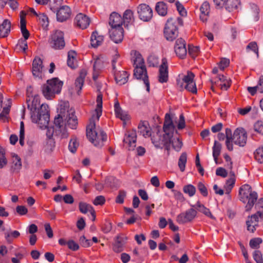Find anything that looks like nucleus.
<instances>
[{
    "label": "nucleus",
    "mask_w": 263,
    "mask_h": 263,
    "mask_svg": "<svg viewBox=\"0 0 263 263\" xmlns=\"http://www.w3.org/2000/svg\"><path fill=\"white\" fill-rule=\"evenodd\" d=\"M28 107L30 110L32 122L38 123L41 128H46L49 121L48 106L44 104L41 105L39 98L36 96L28 104Z\"/></svg>",
    "instance_id": "7ed1b4c3"
},
{
    "label": "nucleus",
    "mask_w": 263,
    "mask_h": 263,
    "mask_svg": "<svg viewBox=\"0 0 263 263\" xmlns=\"http://www.w3.org/2000/svg\"><path fill=\"white\" fill-rule=\"evenodd\" d=\"M253 256L257 263H263L262 254L259 251L255 250L253 254Z\"/></svg>",
    "instance_id": "6e6d98bb"
},
{
    "label": "nucleus",
    "mask_w": 263,
    "mask_h": 263,
    "mask_svg": "<svg viewBox=\"0 0 263 263\" xmlns=\"http://www.w3.org/2000/svg\"><path fill=\"white\" fill-rule=\"evenodd\" d=\"M262 240L259 238L252 239L250 241V246L252 248H256L261 243Z\"/></svg>",
    "instance_id": "052dcab7"
},
{
    "label": "nucleus",
    "mask_w": 263,
    "mask_h": 263,
    "mask_svg": "<svg viewBox=\"0 0 263 263\" xmlns=\"http://www.w3.org/2000/svg\"><path fill=\"white\" fill-rule=\"evenodd\" d=\"M114 108L116 117L122 120L125 123V121L129 119L127 113L121 109L118 101L115 103Z\"/></svg>",
    "instance_id": "393cba45"
},
{
    "label": "nucleus",
    "mask_w": 263,
    "mask_h": 263,
    "mask_svg": "<svg viewBox=\"0 0 263 263\" xmlns=\"http://www.w3.org/2000/svg\"><path fill=\"white\" fill-rule=\"evenodd\" d=\"M127 237L123 235L118 236L113 246V250L116 252H120L123 250V247Z\"/></svg>",
    "instance_id": "a878e982"
},
{
    "label": "nucleus",
    "mask_w": 263,
    "mask_h": 263,
    "mask_svg": "<svg viewBox=\"0 0 263 263\" xmlns=\"http://www.w3.org/2000/svg\"><path fill=\"white\" fill-rule=\"evenodd\" d=\"M76 53L74 51L71 50L68 53L67 65L70 68L74 69L77 67V61L76 59Z\"/></svg>",
    "instance_id": "c9c22d12"
},
{
    "label": "nucleus",
    "mask_w": 263,
    "mask_h": 263,
    "mask_svg": "<svg viewBox=\"0 0 263 263\" xmlns=\"http://www.w3.org/2000/svg\"><path fill=\"white\" fill-rule=\"evenodd\" d=\"M229 65V60L227 59H222L219 63V68L223 70L226 67Z\"/></svg>",
    "instance_id": "774afa93"
},
{
    "label": "nucleus",
    "mask_w": 263,
    "mask_h": 263,
    "mask_svg": "<svg viewBox=\"0 0 263 263\" xmlns=\"http://www.w3.org/2000/svg\"><path fill=\"white\" fill-rule=\"evenodd\" d=\"M199 46H189V53L193 58H195L199 54Z\"/></svg>",
    "instance_id": "8fccbe9b"
},
{
    "label": "nucleus",
    "mask_w": 263,
    "mask_h": 263,
    "mask_svg": "<svg viewBox=\"0 0 263 263\" xmlns=\"http://www.w3.org/2000/svg\"><path fill=\"white\" fill-rule=\"evenodd\" d=\"M90 19L86 15L79 13L75 17V24L80 28L85 29L89 25Z\"/></svg>",
    "instance_id": "b1692460"
},
{
    "label": "nucleus",
    "mask_w": 263,
    "mask_h": 263,
    "mask_svg": "<svg viewBox=\"0 0 263 263\" xmlns=\"http://www.w3.org/2000/svg\"><path fill=\"white\" fill-rule=\"evenodd\" d=\"M263 219V212L258 211L256 214L252 215L249 217L246 223L248 231L254 232L256 230V227L258 226V217Z\"/></svg>",
    "instance_id": "dca6fc26"
},
{
    "label": "nucleus",
    "mask_w": 263,
    "mask_h": 263,
    "mask_svg": "<svg viewBox=\"0 0 263 263\" xmlns=\"http://www.w3.org/2000/svg\"><path fill=\"white\" fill-rule=\"evenodd\" d=\"M183 192L190 197L193 196L196 193V188L192 184H188L183 187Z\"/></svg>",
    "instance_id": "de8ad7c7"
},
{
    "label": "nucleus",
    "mask_w": 263,
    "mask_h": 263,
    "mask_svg": "<svg viewBox=\"0 0 263 263\" xmlns=\"http://www.w3.org/2000/svg\"><path fill=\"white\" fill-rule=\"evenodd\" d=\"M155 10L159 15L165 16L167 12V7L165 3L163 2H159L156 4Z\"/></svg>",
    "instance_id": "e433bc0d"
},
{
    "label": "nucleus",
    "mask_w": 263,
    "mask_h": 263,
    "mask_svg": "<svg viewBox=\"0 0 263 263\" xmlns=\"http://www.w3.org/2000/svg\"><path fill=\"white\" fill-rule=\"evenodd\" d=\"M176 5L179 14L182 16H185L186 15V11L183 6L179 2H176Z\"/></svg>",
    "instance_id": "0e129e2a"
},
{
    "label": "nucleus",
    "mask_w": 263,
    "mask_h": 263,
    "mask_svg": "<svg viewBox=\"0 0 263 263\" xmlns=\"http://www.w3.org/2000/svg\"><path fill=\"white\" fill-rule=\"evenodd\" d=\"M230 174L231 176L229 179L227 180L224 186L226 191V193L228 194H230V193L231 192L232 189L234 186L235 182L234 173L232 171H231Z\"/></svg>",
    "instance_id": "f704fd0d"
},
{
    "label": "nucleus",
    "mask_w": 263,
    "mask_h": 263,
    "mask_svg": "<svg viewBox=\"0 0 263 263\" xmlns=\"http://www.w3.org/2000/svg\"><path fill=\"white\" fill-rule=\"evenodd\" d=\"M159 82L161 83L166 82L168 80V67L167 60L165 58L162 59V64L159 67Z\"/></svg>",
    "instance_id": "412c9836"
},
{
    "label": "nucleus",
    "mask_w": 263,
    "mask_h": 263,
    "mask_svg": "<svg viewBox=\"0 0 263 263\" xmlns=\"http://www.w3.org/2000/svg\"><path fill=\"white\" fill-rule=\"evenodd\" d=\"M40 22L44 28L48 27L49 24L48 18L44 13H41L37 15Z\"/></svg>",
    "instance_id": "603ef678"
},
{
    "label": "nucleus",
    "mask_w": 263,
    "mask_h": 263,
    "mask_svg": "<svg viewBox=\"0 0 263 263\" xmlns=\"http://www.w3.org/2000/svg\"><path fill=\"white\" fill-rule=\"evenodd\" d=\"M250 10L252 16L253 20L257 22L259 20V8L258 6L254 3L250 4Z\"/></svg>",
    "instance_id": "79ce46f5"
},
{
    "label": "nucleus",
    "mask_w": 263,
    "mask_h": 263,
    "mask_svg": "<svg viewBox=\"0 0 263 263\" xmlns=\"http://www.w3.org/2000/svg\"><path fill=\"white\" fill-rule=\"evenodd\" d=\"M139 17L144 22H148L153 16V11L149 6L146 4H141L137 9Z\"/></svg>",
    "instance_id": "f8f14e48"
},
{
    "label": "nucleus",
    "mask_w": 263,
    "mask_h": 263,
    "mask_svg": "<svg viewBox=\"0 0 263 263\" xmlns=\"http://www.w3.org/2000/svg\"><path fill=\"white\" fill-rule=\"evenodd\" d=\"M86 75L85 71H82L80 73L79 77L76 79L75 82L76 88L78 90V93L81 91L84 83V79Z\"/></svg>",
    "instance_id": "4c0bfd02"
},
{
    "label": "nucleus",
    "mask_w": 263,
    "mask_h": 263,
    "mask_svg": "<svg viewBox=\"0 0 263 263\" xmlns=\"http://www.w3.org/2000/svg\"><path fill=\"white\" fill-rule=\"evenodd\" d=\"M254 157L259 163H263V146L259 147L256 149L254 153Z\"/></svg>",
    "instance_id": "3c124183"
},
{
    "label": "nucleus",
    "mask_w": 263,
    "mask_h": 263,
    "mask_svg": "<svg viewBox=\"0 0 263 263\" xmlns=\"http://www.w3.org/2000/svg\"><path fill=\"white\" fill-rule=\"evenodd\" d=\"M104 67V61L102 57H98L94 59L93 64V79L96 80L101 70Z\"/></svg>",
    "instance_id": "aec40b11"
},
{
    "label": "nucleus",
    "mask_w": 263,
    "mask_h": 263,
    "mask_svg": "<svg viewBox=\"0 0 263 263\" xmlns=\"http://www.w3.org/2000/svg\"><path fill=\"white\" fill-rule=\"evenodd\" d=\"M62 86L63 82L57 78L48 80L42 87L43 95L47 99H51L61 92Z\"/></svg>",
    "instance_id": "0eeeda50"
},
{
    "label": "nucleus",
    "mask_w": 263,
    "mask_h": 263,
    "mask_svg": "<svg viewBox=\"0 0 263 263\" xmlns=\"http://www.w3.org/2000/svg\"><path fill=\"white\" fill-rule=\"evenodd\" d=\"M193 207L196 210L198 211L199 212L203 213L205 216L210 217L212 219H214V217L213 216L212 213H211L210 210L204 206V205L198 202L196 204L193 205Z\"/></svg>",
    "instance_id": "72a5a7b5"
},
{
    "label": "nucleus",
    "mask_w": 263,
    "mask_h": 263,
    "mask_svg": "<svg viewBox=\"0 0 263 263\" xmlns=\"http://www.w3.org/2000/svg\"><path fill=\"white\" fill-rule=\"evenodd\" d=\"M67 246L69 249L72 251H77L79 248L78 244L72 240L67 241Z\"/></svg>",
    "instance_id": "680f3d73"
},
{
    "label": "nucleus",
    "mask_w": 263,
    "mask_h": 263,
    "mask_svg": "<svg viewBox=\"0 0 263 263\" xmlns=\"http://www.w3.org/2000/svg\"><path fill=\"white\" fill-rule=\"evenodd\" d=\"M239 3V0H227L226 5H224L223 8L228 11L231 12L237 9Z\"/></svg>",
    "instance_id": "a19ab883"
},
{
    "label": "nucleus",
    "mask_w": 263,
    "mask_h": 263,
    "mask_svg": "<svg viewBox=\"0 0 263 263\" xmlns=\"http://www.w3.org/2000/svg\"><path fill=\"white\" fill-rule=\"evenodd\" d=\"M226 145L229 151H232L233 146L232 142L239 146H244L247 142V133L243 128H236L232 135V130L229 128L226 129Z\"/></svg>",
    "instance_id": "39448f33"
},
{
    "label": "nucleus",
    "mask_w": 263,
    "mask_h": 263,
    "mask_svg": "<svg viewBox=\"0 0 263 263\" xmlns=\"http://www.w3.org/2000/svg\"><path fill=\"white\" fill-rule=\"evenodd\" d=\"M163 128L164 132L163 136H161L158 133H157L152 138V142L157 148H162L165 146L166 149L168 150V147L175 130L173 119L169 114H166L165 116Z\"/></svg>",
    "instance_id": "20e7f679"
},
{
    "label": "nucleus",
    "mask_w": 263,
    "mask_h": 263,
    "mask_svg": "<svg viewBox=\"0 0 263 263\" xmlns=\"http://www.w3.org/2000/svg\"><path fill=\"white\" fill-rule=\"evenodd\" d=\"M44 67L41 58L36 57L32 62V72L34 77L41 78L42 76Z\"/></svg>",
    "instance_id": "a211bd4d"
},
{
    "label": "nucleus",
    "mask_w": 263,
    "mask_h": 263,
    "mask_svg": "<svg viewBox=\"0 0 263 263\" xmlns=\"http://www.w3.org/2000/svg\"><path fill=\"white\" fill-rule=\"evenodd\" d=\"M16 212L20 215H24L28 212L27 209L23 205H18L16 208Z\"/></svg>",
    "instance_id": "e2e57ef3"
},
{
    "label": "nucleus",
    "mask_w": 263,
    "mask_h": 263,
    "mask_svg": "<svg viewBox=\"0 0 263 263\" xmlns=\"http://www.w3.org/2000/svg\"><path fill=\"white\" fill-rule=\"evenodd\" d=\"M57 12V20L58 21L63 22L68 20L71 15V10L67 6H62Z\"/></svg>",
    "instance_id": "6ab92c4d"
},
{
    "label": "nucleus",
    "mask_w": 263,
    "mask_h": 263,
    "mask_svg": "<svg viewBox=\"0 0 263 263\" xmlns=\"http://www.w3.org/2000/svg\"><path fill=\"white\" fill-rule=\"evenodd\" d=\"M133 60L135 68L136 67V66H138L137 67L145 66L144 60L142 58V55L139 53H135Z\"/></svg>",
    "instance_id": "a18cd8bd"
},
{
    "label": "nucleus",
    "mask_w": 263,
    "mask_h": 263,
    "mask_svg": "<svg viewBox=\"0 0 263 263\" xmlns=\"http://www.w3.org/2000/svg\"><path fill=\"white\" fill-rule=\"evenodd\" d=\"M79 208L80 212L83 214H86L87 212H90L92 216V220L96 219L95 211L93 207L86 203L80 202L79 203Z\"/></svg>",
    "instance_id": "cd10ccee"
},
{
    "label": "nucleus",
    "mask_w": 263,
    "mask_h": 263,
    "mask_svg": "<svg viewBox=\"0 0 263 263\" xmlns=\"http://www.w3.org/2000/svg\"><path fill=\"white\" fill-rule=\"evenodd\" d=\"M246 50L248 51V50H252L254 53H255L257 55V57H258L259 53H258V48L256 42H250L246 47Z\"/></svg>",
    "instance_id": "864d4df0"
},
{
    "label": "nucleus",
    "mask_w": 263,
    "mask_h": 263,
    "mask_svg": "<svg viewBox=\"0 0 263 263\" xmlns=\"http://www.w3.org/2000/svg\"><path fill=\"white\" fill-rule=\"evenodd\" d=\"M11 22L7 19L4 20L0 25V37H5L7 36L10 32Z\"/></svg>",
    "instance_id": "bb28decb"
},
{
    "label": "nucleus",
    "mask_w": 263,
    "mask_h": 263,
    "mask_svg": "<svg viewBox=\"0 0 263 263\" xmlns=\"http://www.w3.org/2000/svg\"><path fill=\"white\" fill-rule=\"evenodd\" d=\"M175 51L177 55L181 59L185 57L187 53L185 41L182 38L178 39L175 42Z\"/></svg>",
    "instance_id": "f3484780"
},
{
    "label": "nucleus",
    "mask_w": 263,
    "mask_h": 263,
    "mask_svg": "<svg viewBox=\"0 0 263 263\" xmlns=\"http://www.w3.org/2000/svg\"><path fill=\"white\" fill-rule=\"evenodd\" d=\"M4 234L6 241L9 243L12 242L13 238H17L20 235V232L17 231H14L10 233L7 232Z\"/></svg>",
    "instance_id": "49530a36"
},
{
    "label": "nucleus",
    "mask_w": 263,
    "mask_h": 263,
    "mask_svg": "<svg viewBox=\"0 0 263 263\" xmlns=\"http://www.w3.org/2000/svg\"><path fill=\"white\" fill-rule=\"evenodd\" d=\"M129 74L125 71H119L115 74V78L117 83L123 85L127 82Z\"/></svg>",
    "instance_id": "7c9ffc66"
},
{
    "label": "nucleus",
    "mask_w": 263,
    "mask_h": 263,
    "mask_svg": "<svg viewBox=\"0 0 263 263\" xmlns=\"http://www.w3.org/2000/svg\"><path fill=\"white\" fill-rule=\"evenodd\" d=\"M25 16L26 13L23 11H22L20 13V28L24 39L20 40L16 45L17 47L21 48L24 52H25L28 48L26 40L28 39L30 34L29 31L26 29Z\"/></svg>",
    "instance_id": "1a4fd4ad"
},
{
    "label": "nucleus",
    "mask_w": 263,
    "mask_h": 263,
    "mask_svg": "<svg viewBox=\"0 0 263 263\" xmlns=\"http://www.w3.org/2000/svg\"><path fill=\"white\" fill-rule=\"evenodd\" d=\"M104 40L103 36L99 35L97 31L93 32L91 36V45L96 48L100 46Z\"/></svg>",
    "instance_id": "2f4dec72"
},
{
    "label": "nucleus",
    "mask_w": 263,
    "mask_h": 263,
    "mask_svg": "<svg viewBox=\"0 0 263 263\" xmlns=\"http://www.w3.org/2000/svg\"><path fill=\"white\" fill-rule=\"evenodd\" d=\"M171 142L172 143L173 148L177 152H179L183 145L182 141L179 138H174L173 139H171Z\"/></svg>",
    "instance_id": "c03bdc74"
},
{
    "label": "nucleus",
    "mask_w": 263,
    "mask_h": 263,
    "mask_svg": "<svg viewBox=\"0 0 263 263\" xmlns=\"http://www.w3.org/2000/svg\"><path fill=\"white\" fill-rule=\"evenodd\" d=\"M58 115L54 119L55 126L61 129H65L66 126L71 129H76L78 125V119L74 114V110L69 108L68 104L64 102L60 105Z\"/></svg>",
    "instance_id": "f03ea898"
},
{
    "label": "nucleus",
    "mask_w": 263,
    "mask_h": 263,
    "mask_svg": "<svg viewBox=\"0 0 263 263\" xmlns=\"http://www.w3.org/2000/svg\"><path fill=\"white\" fill-rule=\"evenodd\" d=\"M194 77L195 75L193 72L187 71L186 74L182 78L183 83L180 85V87L193 93H196L197 88L194 80Z\"/></svg>",
    "instance_id": "9d476101"
},
{
    "label": "nucleus",
    "mask_w": 263,
    "mask_h": 263,
    "mask_svg": "<svg viewBox=\"0 0 263 263\" xmlns=\"http://www.w3.org/2000/svg\"><path fill=\"white\" fill-rule=\"evenodd\" d=\"M213 149V156L216 164L218 163V157L219 156L221 149V144L217 141H214Z\"/></svg>",
    "instance_id": "ea45409f"
},
{
    "label": "nucleus",
    "mask_w": 263,
    "mask_h": 263,
    "mask_svg": "<svg viewBox=\"0 0 263 263\" xmlns=\"http://www.w3.org/2000/svg\"><path fill=\"white\" fill-rule=\"evenodd\" d=\"M254 129L255 132L260 135H263V122L261 121L256 122L254 125Z\"/></svg>",
    "instance_id": "5fc2aeb1"
},
{
    "label": "nucleus",
    "mask_w": 263,
    "mask_h": 263,
    "mask_svg": "<svg viewBox=\"0 0 263 263\" xmlns=\"http://www.w3.org/2000/svg\"><path fill=\"white\" fill-rule=\"evenodd\" d=\"M105 198L103 196L100 195L97 196L93 201V203L95 205H102L104 204Z\"/></svg>",
    "instance_id": "13d9d810"
},
{
    "label": "nucleus",
    "mask_w": 263,
    "mask_h": 263,
    "mask_svg": "<svg viewBox=\"0 0 263 263\" xmlns=\"http://www.w3.org/2000/svg\"><path fill=\"white\" fill-rule=\"evenodd\" d=\"M200 18L202 22H205L210 12V5L207 2H204L200 8Z\"/></svg>",
    "instance_id": "c85d7f7f"
},
{
    "label": "nucleus",
    "mask_w": 263,
    "mask_h": 263,
    "mask_svg": "<svg viewBox=\"0 0 263 263\" xmlns=\"http://www.w3.org/2000/svg\"><path fill=\"white\" fill-rule=\"evenodd\" d=\"M136 66L134 69V76L137 79H142L146 87V90L149 91V83L148 80V76L146 70L145 66Z\"/></svg>",
    "instance_id": "4468645a"
},
{
    "label": "nucleus",
    "mask_w": 263,
    "mask_h": 263,
    "mask_svg": "<svg viewBox=\"0 0 263 263\" xmlns=\"http://www.w3.org/2000/svg\"><path fill=\"white\" fill-rule=\"evenodd\" d=\"M178 25H183V20L181 17H171L167 20L164 29V34L167 40L173 41L177 36Z\"/></svg>",
    "instance_id": "6e6552de"
},
{
    "label": "nucleus",
    "mask_w": 263,
    "mask_h": 263,
    "mask_svg": "<svg viewBox=\"0 0 263 263\" xmlns=\"http://www.w3.org/2000/svg\"><path fill=\"white\" fill-rule=\"evenodd\" d=\"M187 161V155L186 153H182L178 160V166L181 172H184Z\"/></svg>",
    "instance_id": "37998d69"
},
{
    "label": "nucleus",
    "mask_w": 263,
    "mask_h": 263,
    "mask_svg": "<svg viewBox=\"0 0 263 263\" xmlns=\"http://www.w3.org/2000/svg\"><path fill=\"white\" fill-rule=\"evenodd\" d=\"M197 187L200 193L204 197L208 196V192L206 186L201 182L198 183Z\"/></svg>",
    "instance_id": "bf43d9fd"
},
{
    "label": "nucleus",
    "mask_w": 263,
    "mask_h": 263,
    "mask_svg": "<svg viewBox=\"0 0 263 263\" xmlns=\"http://www.w3.org/2000/svg\"><path fill=\"white\" fill-rule=\"evenodd\" d=\"M122 20L124 25L127 26L128 24H132L135 21L133 12L130 9L125 10L123 15Z\"/></svg>",
    "instance_id": "c756f323"
},
{
    "label": "nucleus",
    "mask_w": 263,
    "mask_h": 263,
    "mask_svg": "<svg viewBox=\"0 0 263 263\" xmlns=\"http://www.w3.org/2000/svg\"><path fill=\"white\" fill-rule=\"evenodd\" d=\"M138 132L144 137H149L151 136L150 128L147 127L144 122L141 123L138 126Z\"/></svg>",
    "instance_id": "58836bf2"
},
{
    "label": "nucleus",
    "mask_w": 263,
    "mask_h": 263,
    "mask_svg": "<svg viewBox=\"0 0 263 263\" xmlns=\"http://www.w3.org/2000/svg\"><path fill=\"white\" fill-rule=\"evenodd\" d=\"M126 193L124 191H120L117 196L116 202L118 203L122 204L124 202V198L125 197Z\"/></svg>",
    "instance_id": "4d7b16f0"
},
{
    "label": "nucleus",
    "mask_w": 263,
    "mask_h": 263,
    "mask_svg": "<svg viewBox=\"0 0 263 263\" xmlns=\"http://www.w3.org/2000/svg\"><path fill=\"white\" fill-rule=\"evenodd\" d=\"M22 168V162L21 158L16 155L12 157V162L11 166V170L13 173L18 172Z\"/></svg>",
    "instance_id": "473e14b6"
},
{
    "label": "nucleus",
    "mask_w": 263,
    "mask_h": 263,
    "mask_svg": "<svg viewBox=\"0 0 263 263\" xmlns=\"http://www.w3.org/2000/svg\"><path fill=\"white\" fill-rule=\"evenodd\" d=\"M239 200L244 203H246V211H249L253 208L258 198L257 193L252 190L249 184L242 185L239 190Z\"/></svg>",
    "instance_id": "423d86ee"
},
{
    "label": "nucleus",
    "mask_w": 263,
    "mask_h": 263,
    "mask_svg": "<svg viewBox=\"0 0 263 263\" xmlns=\"http://www.w3.org/2000/svg\"><path fill=\"white\" fill-rule=\"evenodd\" d=\"M50 45L55 49H61L65 45L64 33L61 30H56L51 35Z\"/></svg>",
    "instance_id": "9b49d317"
},
{
    "label": "nucleus",
    "mask_w": 263,
    "mask_h": 263,
    "mask_svg": "<svg viewBox=\"0 0 263 263\" xmlns=\"http://www.w3.org/2000/svg\"><path fill=\"white\" fill-rule=\"evenodd\" d=\"M97 106L95 113L90 119L87 126L86 136L89 140L96 146L101 147L107 139V135L100 127H96L95 120L98 121L102 111V95H98L96 100Z\"/></svg>",
    "instance_id": "f257e3e1"
},
{
    "label": "nucleus",
    "mask_w": 263,
    "mask_h": 263,
    "mask_svg": "<svg viewBox=\"0 0 263 263\" xmlns=\"http://www.w3.org/2000/svg\"><path fill=\"white\" fill-rule=\"evenodd\" d=\"M110 39L115 43H119L122 42L123 39V28H111L109 31Z\"/></svg>",
    "instance_id": "4be33fe9"
},
{
    "label": "nucleus",
    "mask_w": 263,
    "mask_h": 263,
    "mask_svg": "<svg viewBox=\"0 0 263 263\" xmlns=\"http://www.w3.org/2000/svg\"><path fill=\"white\" fill-rule=\"evenodd\" d=\"M123 20L121 16L117 13H112L109 17V25L111 28H122Z\"/></svg>",
    "instance_id": "5701e85b"
},
{
    "label": "nucleus",
    "mask_w": 263,
    "mask_h": 263,
    "mask_svg": "<svg viewBox=\"0 0 263 263\" xmlns=\"http://www.w3.org/2000/svg\"><path fill=\"white\" fill-rule=\"evenodd\" d=\"M79 143L78 142L77 139L73 138L69 142L68 145L69 150L71 153H74L76 152Z\"/></svg>",
    "instance_id": "09e8293b"
},
{
    "label": "nucleus",
    "mask_w": 263,
    "mask_h": 263,
    "mask_svg": "<svg viewBox=\"0 0 263 263\" xmlns=\"http://www.w3.org/2000/svg\"><path fill=\"white\" fill-rule=\"evenodd\" d=\"M197 215L196 211L194 209H190L185 212L179 214L176 220L180 224H183L193 220Z\"/></svg>",
    "instance_id": "ddd939ff"
},
{
    "label": "nucleus",
    "mask_w": 263,
    "mask_h": 263,
    "mask_svg": "<svg viewBox=\"0 0 263 263\" xmlns=\"http://www.w3.org/2000/svg\"><path fill=\"white\" fill-rule=\"evenodd\" d=\"M136 140L137 134L135 130L127 132L123 139L124 144L128 150H134L136 147Z\"/></svg>",
    "instance_id": "2eb2a0df"
},
{
    "label": "nucleus",
    "mask_w": 263,
    "mask_h": 263,
    "mask_svg": "<svg viewBox=\"0 0 263 263\" xmlns=\"http://www.w3.org/2000/svg\"><path fill=\"white\" fill-rule=\"evenodd\" d=\"M216 174L222 177H226L228 175L227 171L223 167H218L216 171Z\"/></svg>",
    "instance_id": "338daca9"
},
{
    "label": "nucleus",
    "mask_w": 263,
    "mask_h": 263,
    "mask_svg": "<svg viewBox=\"0 0 263 263\" xmlns=\"http://www.w3.org/2000/svg\"><path fill=\"white\" fill-rule=\"evenodd\" d=\"M185 126V119L182 114L180 115L179 120L177 124V128L178 129H182Z\"/></svg>",
    "instance_id": "69168bd1"
}]
</instances>
